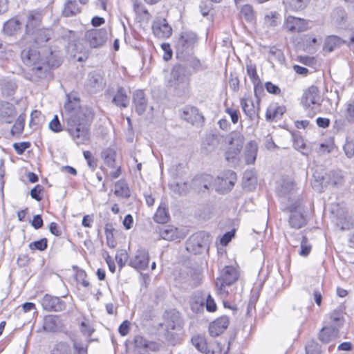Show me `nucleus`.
<instances>
[{
  "label": "nucleus",
  "instance_id": "f257e3e1",
  "mask_svg": "<svg viewBox=\"0 0 354 354\" xmlns=\"http://www.w3.org/2000/svg\"><path fill=\"white\" fill-rule=\"evenodd\" d=\"M64 119L67 131L77 145H82L89 140L88 126L94 113L88 106H81L80 100L74 98L64 104Z\"/></svg>",
  "mask_w": 354,
  "mask_h": 354
},
{
  "label": "nucleus",
  "instance_id": "f03ea898",
  "mask_svg": "<svg viewBox=\"0 0 354 354\" xmlns=\"http://www.w3.org/2000/svg\"><path fill=\"white\" fill-rule=\"evenodd\" d=\"M21 58L26 66L29 68L34 80L43 79L48 75L50 67H58L61 64L59 51L50 48L46 56L36 48H24L21 53Z\"/></svg>",
  "mask_w": 354,
  "mask_h": 354
},
{
  "label": "nucleus",
  "instance_id": "7ed1b4c3",
  "mask_svg": "<svg viewBox=\"0 0 354 354\" xmlns=\"http://www.w3.org/2000/svg\"><path fill=\"white\" fill-rule=\"evenodd\" d=\"M191 73L186 66L176 64L171 68L166 86L172 89L178 97H187L190 93Z\"/></svg>",
  "mask_w": 354,
  "mask_h": 354
},
{
  "label": "nucleus",
  "instance_id": "20e7f679",
  "mask_svg": "<svg viewBox=\"0 0 354 354\" xmlns=\"http://www.w3.org/2000/svg\"><path fill=\"white\" fill-rule=\"evenodd\" d=\"M239 279L237 270L230 266H225L221 271L219 277L216 279L215 285L217 294L225 299L229 295V288Z\"/></svg>",
  "mask_w": 354,
  "mask_h": 354
},
{
  "label": "nucleus",
  "instance_id": "39448f33",
  "mask_svg": "<svg viewBox=\"0 0 354 354\" xmlns=\"http://www.w3.org/2000/svg\"><path fill=\"white\" fill-rule=\"evenodd\" d=\"M225 141L229 145L225 153V159L229 162H234L242 150L245 138L241 132L232 131L226 136Z\"/></svg>",
  "mask_w": 354,
  "mask_h": 354
},
{
  "label": "nucleus",
  "instance_id": "423d86ee",
  "mask_svg": "<svg viewBox=\"0 0 354 354\" xmlns=\"http://www.w3.org/2000/svg\"><path fill=\"white\" fill-rule=\"evenodd\" d=\"M211 242L209 233L202 231L192 235L186 242V250L193 254L202 253L208 248Z\"/></svg>",
  "mask_w": 354,
  "mask_h": 354
},
{
  "label": "nucleus",
  "instance_id": "0eeeda50",
  "mask_svg": "<svg viewBox=\"0 0 354 354\" xmlns=\"http://www.w3.org/2000/svg\"><path fill=\"white\" fill-rule=\"evenodd\" d=\"M197 40V35L195 32L192 31L183 32L176 42L177 55L184 57L186 55L189 54Z\"/></svg>",
  "mask_w": 354,
  "mask_h": 354
},
{
  "label": "nucleus",
  "instance_id": "6e6552de",
  "mask_svg": "<svg viewBox=\"0 0 354 354\" xmlns=\"http://www.w3.org/2000/svg\"><path fill=\"white\" fill-rule=\"evenodd\" d=\"M322 102L318 88L311 86L304 91L301 103L306 109L315 110L319 108Z\"/></svg>",
  "mask_w": 354,
  "mask_h": 354
},
{
  "label": "nucleus",
  "instance_id": "1a4fd4ad",
  "mask_svg": "<svg viewBox=\"0 0 354 354\" xmlns=\"http://www.w3.org/2000/svg\"><path fill=\"white\" fill-rule=\"evenodd\" d=\"M108 39V32L106 28L92 29L86 31L85 39L92 48L102 46Z\"/></svg>",
  "mask_w": 354,
  "mask_h": 354
},
{
  "label": "nucleus",
  "instance_id": "9d476101",
  "mask_svg": "<svg viewBox=\"0 0 354 354\" xmlns=\"http://www.w3.org/2000/svg\"><path fill=\"white\" fill-rule=\"evenodd\" d=\"M41 304L43 308L48 312H62L66 308V303L60 297L48 294H46L43 297Z\"/></svg>",
  "mask_w": 354,
  "mask_h": 354
},
{
  "label": "nucleus",
  "instance_id": "9b49d317",
  "mask_svg": "<svg viewBox=\"0 0 354 354\" xmlns=\"http://www.w3.org/2000/svg\"><path fill=\"white\" fill-rule=\"evenodd\" d=\"M64 325L58 315H48L43 319L42 327L38 332L56 333L63 330Z\"/></svg>",
  "mask_w": 354,
  "mask_h": 354
},
{
  "label": "nucleus",
  "instance_id": "f8f14e48",
  "mask_svg": "<svg viewBox=\"0 0 354 354\" xmlns=\"http://www.w3.org/2000/svg\"><path fill=\"white\" fill-rule=\"evenodd\" d=\"M149 263V256L148 252L144 249H138L133 257L129 259V266L137 270H145Z\"/></svg>",
  "mask_w": 354,
  "mask_h": 354
},
{
  "label": "nucleus",
  "instance_id": "ddd939ff",
  "mask_svg": "<svg viewBox=\"0 0 354 354\" xmlns=\"http://www.w3.org/2000/svg\"><path fill=\"white\" fill-rule=\"evenodd\" d=\"M154 35L158 38H168L171 35L172 28L165 19H157L152 24Z\"/></svg>",
  "mask_w": 354,
  "mask_h": 354
},
{
  "label": "nucleus",
  "instance_id": "4468645a",
  "mask_svg": "<svg viewBox=\"0 0 354 354\" xmlns=\"http://www.w3.org/2000/svg\"><path fill=\"white\" fill-rule=\"evenodd\" d=\"M160 237L164 240L172 241L184 238L183 233L174 225H167L158 228Z\"/></svg>",
  "mask_w": 354,
  "mask_h": 354
},
{
  "label": "nucleus",
  "instance_id": "2eb2a0df",
  "mask_svg": "<svg viewBox=\"0 0 354 354\" xmlns=\"http://www.w3.org/2000/svg\"><path fill=\"white\" fill-rule=\"evenodd\" d=\"M166 330L180 331L183 328L182 320L178 312L171 310L165 315Z\"/></svg>",
  "mask_w": 354,
  "mask_h": 354
},
{
  "label": "nucleus",
  "instance_id": "dca6fc26",
  "mask_svg": "<svg viewBox=\"0 0 354 354\" xmlns=\"http://www.w3.org/2000/svg\"><path fill=\"white\" fill-rule=\"evenodd\" d=\"M181 118L192 124H194L204 120V117L199 113V110L196 107L192 106H185L183 109Z\"/></svg>",
  "mask_w": 354,
  "mask_h": 354
},
{
  "label": "nucleus",
  "instance_id": "f3484780",
  "mask_svg": "<svg viewBox=\"0 0 354 354\" xmlns=\"http://www.w3.org/2000/svg\"><path fill=\"white\" fill-rule=\"evenodd\" d=\"M217 180L220 184L221 189H223L225 192H229L234 185L236 180V174L232 170H227L217 177Z\"/></svg>",
  "mask_w": 354,
  "mask_h": 354
},
{
  "label": "nucleus",
  "instance_id": "a211bd4d",
  "mask_svg": "<svg viewBox=\"0 0 354 354\" xmlns=\"http://www.w3.org/2000/svg\"><path fill=\"white\" fill-rule=\"evenodd\" d=\"M286 28L290 32H303L308 29V22L304 19L288 16L285 23Z\"/></svg>",
  "mask_w": 354,
  "mask_h": 354
},
{
  "label": "nucleus",
  "instance_id": "6ab92c4d",
  "mask_svg": "<svg viewBox=\"0 0 354 354\" xmlns=\"http://www.w3.org/2000/svg\"><path fill=\"white\" fill-rule=\"evenodd\" d=\"M229 323V318L227 316H222L216 319L209 324V335L212 337L218 336L227 328Z\"/></svg>",
  "mask_w": 354,
  "mask_h": 354
},
{
  "label": "nucleus",
  "instance_id": "aec40b11",
  "mask_svg": "<svg viewBox=\"0 0 354 354\" xmlns=\"http://www.w3.org/2000/svg\"><path fill=\"white\" fill-rule=\"evenodd\" d=\"M241 106L244 113L250 120L254 121L259 119V107L256 108L251 99H241Z\"/></svg>",
  "mask_w": 354,
  "mask_h": 354
},
{
  "label": "nucleus",
  "instance_id": "412c9836",
  "mask_svg": "<svg viewBox=\"0 0 354 354\" xmlns=\"http://www.w3.org/2000/svg\"><path fill=\"white\" fill-rule=\"evenodd\" d=\"M42 16L40 12L36 11H31L27 17L26 30L27 33L35 32L37 29H40L39 27L41 22Z\"/></svg>",
  "mask_w": 354,
  "mask_h": 354
},
{
  "label": "nucleus",
  "instance_id": "4be33fe9",
  "mask_svg": "<svg viewBox=\"0 0 354 354\" xmlns=\"http://www.w3.org/2000/svg\"><path fill=\"white\" fill-rule=\"evenodd\" d=\"M212 179V177L207 174L196 176L190 186L196 191L202 192L209 188Z\"/></svg>",
  "mask_w": 354,
  "mask_h": 354
},
{
  "label": "nucleus",
  "instance_id": "5701e85b",
  "mask_svg": "<svg viewBox=\"0 0 354 354\" xmlns=\"http://www.w3.org/2000/svg\"><path fill=\"white\" fill-rule=\"evenodd\" d=\"M133 102L136 108V111L138 115H142L145 111L147 104V99L142 91L137 90L133 93Z\"/></svg>",
  "mask_w": 354,
  "mask_h": 354
},
{
  "label": "nucleus",
  "instance_id": "b1692460",
  "mask_svg": "<svg viewBox=\"0 0 354 354\" xmlns=\"http://www.w3.org/2000/svg\"><path fill=\"white\" fill-rule=\"evenodd\" d=\"M344 308L339 306L330 314L328 324L330 326L339 330V328L344 324Z\"/></svg>",
  "mask_w": 354,
  "mask_h": 354
},
{
  "label": "nucleus",
  "instance_id": "393cba45",
  "mask_svg": "<svg viewBox=\"0 0 354 354\" xmlns=\"http://www.w3.org/2000/svg\"><path fill=\"white\" fill-rule=\"evenodd\" d=\"M258 145L255 141L247 143L244 151V160L247 165L254 164L257 155Z\"/></svg>",
  "mask_w": 354,
  "mask_h": 354
},
{
  "label": "nucleus",
  "instance_id": "a878e982",
  "mask_svg": "<svg viewBox=\"0 0 354 354\" xmlns=\"http://www.w3.org/2000/svg\"><path fill=\"white\" fill-rule=\"evenodd\" d=\"M31 34L34 35L35 42L41 46L53 36V31L50 28H41L37 29Z\"/></svg>",
  "mask_w": 354,
  "mask_h": 354
},
{
  "label": "nucleus",
  "instance_id": "bb28decb",
  "mask_svg": "<svg viewBox=\"0 0 354 354\" xmlns=\"http://www.w3.org/2000/svg\"><path fill=\"white\" fill-rule=\"evenodd\" d=\"M116 151L115 149L107 147L101 152V157L104 163L110 168L116 167Z\"/></svg>",
  "mask_w": 354,
  "mask_h": 354
},
{
  "label": "nucleus",
  "instance_id": "cd10ccee",
  "mask_svg": "<svg viewBox=\"0 0 354 354\" xmlns=\"http://www.w3.org/2000/svg\"><path fill=\"white\" fill-rule=\"evenodd\" d=\"M344 181V175L342 171H330L327 174L325 186L330 185L334 187H339L343 185Z\"/></svg>",
  "mask_w": 354,
  "mask_h": 354
},
{
  "label": "nucleus",
  "instance_id": "c85d7f7f",
  "mask_svg": "<svg viewBox=\"0 0 354 354\" xmlns=\"http://www.w3.org/2000/svg\"><path fill=\"white\" fill-rule=\"evenodd\" d=\"M112 102L115 106L120 108H126L128 106L129 100L127 95L126 91L123 87H119L118 88Z\"/></svg>",
  "mask_w": 354,
  "mask_h": 354
},
{
  "label": "nucleus",
  "instance_id": "c756f323",
  "mask_svg": "<svg viewBox=\"0 0 354 354\" xmlns=\"http://www.w3.org/2000/svg\"><path fill=\"white\" fill-rule=\"evenodd\" d=\"M288 222L289 225L295 229L301 228L306 224L304 215L297 210L291 211Z\"/></svg>",
  "mask_w": 354,
  "mask_h": 354
},
{
  "label": "nucleus",
  "instance_id": "7c9ffc66",
  "mask_svg": "<svg viewBox=\"0 0 354 354\" xmlns=\"http://www.w3.org/2000/svg\"><path fill=\"white\" fill-rule=\"evenodd\" d=\"M310 0H283V4L286 10L300 11L308 4Z\"/></svg>",
  "mask_w": 354,
  "mask_h": 354
},
{
  "label": "nucleus",
  "instance_id": "2f4dec72",
  "mask_svg": "<svg viewBox=\"0 0 354 354\" xmlns=\"http://www.w3.org/2000/svg\"><path fill=\"white\" fill-rule=\"evenodd\" d=\"M344 43V41L339 37L330 35L326 39L323 50L330 53L335 48L340 47Z\"/></svg>",
  "mask_w": 354,
  "mask_h": 354
},
{
  "label": "nucleus",
  "instance_id": "473e14b6",
  "mask_svg": "<svg viewBox=\"0 0 354 354\" xmlns=\"http://www.w3.org/2000/svg\"><path fill=\"white\" fill-rule=\"evenodd\" d=\"M338 329L333 326H324L319 333V339L323 343H328L333 339L337 337Z\"/></svg>",
  "mask_w": 354,
  "mask_h": 354
},
{
  "label": "nucleus",
  "instance_id": "72a5a7b5",
  "mask_svg": "<svg viewBox=\"0 0 354 354\" xmlns=\"http://www.w3.org/2000/svg\"><path fill=\"white\" fill-rule=\"evenodd\" d=\"M192 344L201 354H207V344L206 338L203 335H195L191 339Z\"/></svg>",
  "mask_w": 354,
  "mask_h": 354
},
{
  "label": "nucleus",
  "instance_id": "f704fd0d",
  "mask_svg": "<svg viewBox=\"0 0 354 354\" xmlns=\"http://www.w3.org/2000/svg\"><path fill=\"white\" fill-rule=\"evenodd\" d=\"M1 116L6 123H11L16 116V112L13 106L9 103L3 104L1 108Z\"/></svg>",
  "mask_w": 354,
  "mask_h": 354
},
{
  "label": "nucleus",
  "instance_id": "c9c22d12",
  "mask_svg": "<svg viewBox=\"0 0 354 354\" xmlns=\"http://www.w3.org/2000/svg\"><path fill=\"white\" fill-rule=\"evenodd\" d=\"M190 187L185 181L176 180L170 184L171 191L179 196L187 194Z\"/></svg>",
  "mask_w": 354,
  "mask_h": 354
},
{
  "label": "nucleus",
  "instance_id": "e433bc0d",
  "mask_svg": "<svg viewBox=\"0 0 354 354\" xmlns=\"http://www.w3.org/2000/svg\"><path fill=\"white\" fill-rule=\"evenodd\" d=\"M114 194L122 198H129L130 196L129 188L124 180H120L115 183Z\"/></svg>",
  "mask_w": 354,
  "mask_h": 354
},
{
  "label": "nucleus",
  "instance_id": "4c0bfd02",
  "mask_svg": "<svg viewBox=\"0 0 354 354\" xmlns=\"http://www.w3.org/2000/svg\"><path fill=\"white\" fill-rule=\"evenodd\" d=\"M50 354H72V348L68 343L61 341L54 344Z\"/></svg>",
  "mask_w": 354,
  "mask_h": 354
},
{
  "label": "nucleus",
  "instance_id": "58836bf2",
  "mask_svg": "<svg viewBox=\"0 0 354 354\" xmlns=\"http://www.w3.org/2000/svg\"><path fill=\"white\" fill-rule=\"evenodd\" d=\"M133 10L139 16L141 20L146 22L149 21L151 18V15L149 11L145 8L142 3L138 1L133 2Z\"/></svg>",
  "mask_w": 354,
  "mask_h": 354
},
{
  "label": "nucleus",
  "instance_id": "ea45409f",
  "mask_svg": "<svg viewBox=\"0 0 354 354\" xmlns=\"http://www.w3.org/2000/svg\"><path fill=\"white\" fill-rule=\"evenodd\" d=\"M80 11L76 0H68L63 10V15L68 17L77 15Z\"/></svg>",
  "mask_w": 354,
  "mask_h": 354
},
{
  "label": "nucleus",
  "instance_id": "a19ab883",
  "mask_svg": "<svg viewBox=\"0 0 354 354\" xmlns=\"http://www.w3.org/2000/svg\"><path fill=\"white\" fill-rule=\"evenodd\" d=\"M279 14L277 12H270L265 16V24L269 27H275L279 24Z\"/></svg>",
  "mask_w": 354,
  "mask_h": 354
},
{
  "label": "nucleus",
  "instance_id": "79ce46f5",
  "mask_svg": "<svg viewBox=\"0 0 354 354\" xmlns=\"http://www.w3.org/2000/svg\"><path fill=\"white\" fill-rule=\"evenodd\" d=\"M247 73L254 84H260V79L257 73V68L255 64H253L251 62L246 64Z\"/></svg>",
  "mask_w": 354,
  "mask_h": 354
},
{
  "label": "nucleus",
  "instance_id": "37998d69",
  "mask_svg": "<svg viewBox=\"0 0 354 354\" xmlns=\"http://www.w3.org/2000/svg\"><path fill=\"white\" fill-rule=\"evenodd\" d=\"M334 21L339 26L344 24L346 19V13L343 8H337L333 14Z\"/></svg>",
  "mask_w": 354,
  "mask_h": 354
},
{
  "label": "nucleus",
  "instance_id": "c03bdc74",
  "mask_svg": "<svg viewBox=\"0 0 354 354\" xmlns=\"http://www.w3.org/2000/svg\"><path fill=\"white\" fill-rule=\"evenodd\" d=\"M268 57L271 61H277L283 63L284 61V55L282 51L275 47H272L268 51Z\"/></svg>",
  "mask_w": 354,
  "mask_h": 354
},
{
  "label": "nucleus",
  "instance_id": "a18cd8bd",
  "mask_svg": "<svg viewBox=\"0 0 354 354\" xmlns=\"http://www.w3.org/2000/svg\"><path fill=\"white\" fill-rule=\"evenodd\" d=\"M169 216L165 207H159L154 215L155 222L158 223H165L167 222Z\"/></svg>",
  "mask_w": 354,
  "mask_h": 354
},
{
  "label": "nucleus",
  "instance_id": "49530a36",
  "mask_svg": "<svg viewBox=\"0 0 354 354\" xmlns=\"http://www.w3.org/2000/svg\"><path fill=\"white\" fill-rule=\"evenodd\" d=\"M48 240L46 238H43L40 240L31 242L28 247L31 250H39L44 251L47 248Z\"/></svg>",
  "mask_w": 354,
  "mask_h": 354
},
{
  "label": "nucleus",
  "instance_id": "de8ad7c7",
  "mask_svg": "<svg viewBox=\"0 0 354 354\" xmlns=\"http://www.w3.org/2000/svg\"><path fill=\"white\" fill-rule=\"evenodd\" d=\"M185 169L186 167L184 164L178 163V165L172 166L170 172L175 178H182L183 175L186 173Z\"/></svg>",
  "mask_w": 354,
  "mask_h": 354
},
{
  "label": "nucleus",
  "instance_id": "09e8293b",
  "mask_svg": "<svg viewBox=\"0 0 354 354\" xmlns=\"http://www.w3.org/2000/svg\"><path fill=\"white\" fill-rule=\"evenodd\" d=\"M241 14L247 21H252L254 19V10L252 6L249 4L242 7Z\"/></svg>",
  "mask_w": 354,
  "mask_h": 354
},
{
  "label": "nucleus",
  "instance_id": "8fccbe9b",
  "mask_svg": "<svg viewBox=\"0 0 354 354\" xmlns=\"http://www.w3.org/2000/svg\"><path fill=\"white\" fill-rule=\"evenodd\" d=\"M114 229L111 225H106L105 227V234L106 239V243L109 248H113L115 247V241L113 239Z\"/></svg>",
  "mask_w": 354,
  "mask_h": 354
},
{
  "label": "nucleus",
  "instance_id": "3c124183",
  "mask_svg": "<svg viewBox=\"0 0 354 354\" xmlns=\"http://www.w3.org/2000/svg\"><path fill=\"white\" fill-rule=\"evenodd\" d=\"M306 354H320V346L317 342L313 340L309 341L306 346Z\"/></svg>",
  "mask_w": 354,
  "mask_h": 354
},
{
  "label": "nucleus",
  "instance_id": "603ef678",
  "mask_svg": "<svg viewBox=\"0 0 354 354\" xmlns=\"http://www.w3.org/2000/svg\"><path fill=\"white\" fill-rule=\"evenodd\" d=\"M128 259V254L124 250L117 251L115 260L120 269L122 268Z\"/></svg>",
  "mask_w": 354,
  "mask_h": 354
},
{
  "label": "nucleus",
  "instance_id": "864d4df0",
  "mask_svg": "<svg viewBox=\"0 0 354 354\" xmlns=\"http://www.w3.org/2000/svg\"><path fill=\"white\" fill-rule=\"evenodd\" d=\"M19 28V24L17 20H9L4 24V30L8 35H12Z\"/></svg>",
  "mask_w": 354,
  "mask_h": 354
},
{
  "label": "nucleus",
  "instance_id": "5fc2aeb1",
  "mask_svg": "<svg viewBox=\"0 0 354 354\" xmlns=\"http://www.w3.org/2000/svg\"><path fill=\"white\" fill-rule=\"evenodd\" d=\"M344 116L348 122L354 124V100L346 104Z\"/></svg>",
  "mask_w": 354,
  "mask_h": 354
},
{
  "label": "nucleus",
  "instance_id": "6e6d98bb",
  "mask_svg": "<svg viewBox=\"0 0 354 354\" xmlns=\"http://www.w3.org/2000/svg\"><path fill=\"white\" fill-rule=\"evenodd\" d=\"M311 250V245L308 243V239L306 236H303L301 242V250L299 254L303 257H307Z\"/></svg>",
  "mask_w": 354,
  "mask_h": 354
},
{
  "label": "nucleus",
  "instance_id": "4d7b16f0",
  "mask_svg": "<svg viewBox=\"0 0 354 354\" xmlns=\"http://www.w3.org/2000/svg\"><path fill=\"white\" fill-rule=\"evenodd\" d=\"M189 66L195 71H203L207 68V66L196 57L192 58L189 62Z\"/></svg>",
  "mask_w": 354,
  "mask_h": 354
},
{
  "label": "nucleus",
  "instance_id": "13d9d810",
  "mask_svg": "<svg viewBox=\"0 0 354 354\" xmlns=\"http://www.w3.org/2000/svg\"><path fill=\"white\" fill-rule=\"evenodd\" d=\"M84 158L86 160L88 166L94 170L97 167V160L94 158L89 151H84L83 152Z\"/></svg>",
  "mask_w": 354,
  "mask_h": 354
},
{
  "label": "nucleus",
  "instance_id": "bf43d9fd",
  "mask_svg": "<svg viewBox=\"0 0 354 354\" xmlns=\"http://www.w3.org/2000/svg\"><path fill=\"white\" fill-rule=\"evenodd\" d=\"M345 155L347 158H351L354 156V142L352 140H346L343 147Z\"/></svg>",
  "mask_w": 354,
  "mask_h": 354
},
{
  "label": "nucleus",
  "instance_id": "052dcab7",
  "mask_svg": "<svg viewBox=\"0 0 354 354\" xmlns=\"http://www.w3.org/2000/svg\"><path fill=\"white\" fill-rule=\"evenodd\" d=\"M49 128L51 131L58 133L62 131L61 123L57 115H55L54 118L50 122Z\"/></svg>",
  "mask_w": 354,
  "mask_h": 354
},
{
  "label": "nucleus",
  "instance_id": "680f3d73",
  "mask_svg": "<svg viewBox=\"0 0 354 354\" xmlns=\"http://www.w3.org/2000/svg\"><path fill=\"white\" fill-rule=\"evenodd\" d=\"M30 146V144L28 142H16V143H14V145H13V147H14L15 150L19 155L24 153L25 150L26 149L29 148Z\"/></svg>",
  "mask_w": 354,
  "mask_h": 354
},
{
  "label": "nucleus",
  "instance_id": "e2e57ef3",
  "mask_svg": "<svg viewBox=\"0 0 354 354\" xmlns=\"http://www.w3.org/2000/svg\"><path fill=\"white\" fill-rule=\"evenodd\" d=\"M42 190V187L40 185H37L30 190V194L32 198L37 201H40L42 199V197L40 195Z\"/></svg>",
  "mask_w": 354,
  "mask_h": 354
},
{
  "label": "nucleus",
  "instance_id": "0e129e2a",
  "mask_svg": "<svg viewBox=\"0 0 354 354\" xmlns=\"http://www.w3.org/2000/svg\"><path fill=\"white\" fill-rule=\"evenodd\" d=\"M234 235H235L234 230L226 232L220 239V243L223 246L227 245L230 242L234 236Z\"/></svg>",
  "mask_w": 354,
  "mask_h": 354
},
{
  "label": "nucleus",
  "instance_id": "69168bd1",
  "mask_svg": "<svg viewBox=\"0 0 354 354\" xmlns=\"http://www.w3.org/2000/svg\"><path fill=\"white\" fill-rule=\"evenodd\" d=\"M24 124L23 121L19 120H17L11 129V133L13 136L20 134L24 130Z\"/></svg>",
  "mask_w": 354,
  "mask_h": 354
},
{
  "label": "nucleus",
  "instance_id": "338daca9",
  "mask_svg": "<svg viewBox=\"0 0 354 354\" xmlns=\"http://www.w3.org/2000/svg\"><path fill=\"white\" fill-rule=\"evenodd\" d=\"M179 331L176 330H167L166 332V338L169 340L171 344H174L179 339Z\"/></svg>",
  "mask_w": 354,
  "mask_h": 354
},
{
  "label": "nucleus",
  "instance_id": "774afa93",
  "mask_svg": "<svg viewBox=\"0 0 354 354\" xmlns=\"http://www.w3.org/2000/svg\"><path fill=\"white\" fill-rule=\"evenodd\" d=\"M205 306L207 310L209 312H214L216 309V303L210 295L207 296Z\"/></svg>",
  "mask_w": 354,
  "mask_h": 354
}]
</instances>
